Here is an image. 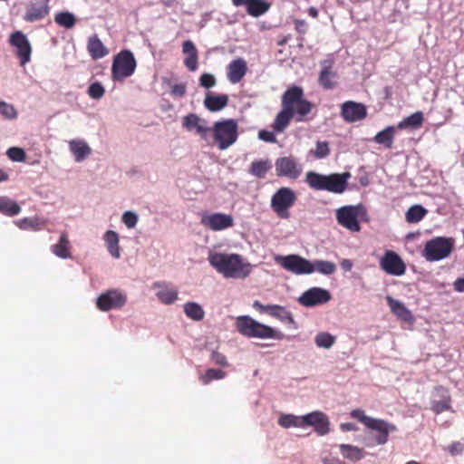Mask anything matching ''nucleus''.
<instances>
[{
  "label": "nucleus",
  "instance_id": "obj_28",
  "mask_svg": "<svg viewBox=\"0 0 464 464\" xmlns=\"http://www.w3.org/2000/svg\"><path fill=\"white\" fill-rule=\"evenodd\" d=\"M87 51L93 60L101 59L109 53L106 46L102 44L97 34H93L88 39Z\"/></svg>",
  "mask_w": 464,
  "mask_h": 464
},
{
  "label": "nucleus",
  "instance_id": "obj_60",
  "mask_svg": "<svg viewBox=\"0 0 464 464\" xmlns=\"http://www.w3.org/2000/svg\"><path fill=\"white\" fill-rule=\"evenodd\" d=\"M253 306L255 308H256L257 310H259L261 313H266L267 314V309L269 307V304L268 305H264L259 301H255L254 304H253Z\"/></svg>",
  "mask_w": 464,
  "mask_h": 464
},
{
  "label": "nucleus",
  "instance_id": "obj_57",
  "mask_svg": "<svg viewBox=\"0 0 464 464\" xmlns=\"http://www.w3.org/2000/svg\"><path fill=\"white\" fill-rule=\"evenodd\" d=\"M258 138L264 141L274 143L276 141L275 134L268 130H260L258 132Z\"/></svg>",
  "mask_w": 464,
  "mask_h": 464
},
{
  "label": "nucleus",
  "instance_id": "obj_14",
  "mask_svg": "<svg viewBox=\"0 0 464 464\" xmlns=\"http://www.w3.org/2000/svg\"><path fill=\"white\" fill-rule=\"evenodd\" d=\"M381 268L391 276H401L406 272V265L401 256L392 250H386L380 260Z\"/></svg>",
  "mask_w": 464,
  "mask_h": 464
},
{
  "label": "nucleus",
  "instance_id": "obj_4",
  "mask_svg": "<svg viewBox=\"0 0 464 464\" xmlns=\"http://www.w3.org/2000/svg\"><path fill=\"white\" fill-rule=\"evenodd\" d=\"M349 172L332 173L324 175L315 171H308L305 174V182L314 190H326L335 194L344 192L348 186Z\"/></svg>",
  "mask_w": 464,
  "mask_h": 464
},
{
  "label": "nucleus",
  "instance_id": "obj_50",
  "mask_svg": "<svg viewBox=\"0 0 464 464\" xmlns=\"http://www.w3.org/2000/svg\"><path fill=\"white\" fill-rule=\"evenodd\" d=\"M316 159H324L330 154L329 144L327 141H317L316 148L313 151Z\"/></svg>",
  "mask_w": 464,
  "mask_h": 464
},
{
  "label": "nucleus",
  "instance_id": "obj_22",
  "mask_svg": "<svg viewBox=\"0 0 464 464\" xmlns=\"http://www.w3.org/2000/svg\"><path fill=\"white\" fill-rule=\"evenodd\" d=\"M182 126L188 131L195 130L201 139L206 140L210 129L207 126V121L199 118L195 113H189L183 117Z\"/></svg>",
  "mask_w": 464,
  "mask_h": 464
},
{
  "label": "nucleus",
  "instance_id": "obj_64",
  "mask_svg": "<svg viewBox=\"0 0 464 464\" xmlns=\"http://www.w3.org/2000/svg\"><path fill=\"white\" fill-rule=\"evenodd\" d=\"M251 0H231L232 4L238 6H246Z\"/></svg>",
  "mask_w": 464,
  "mask_h": 464
},
{
  "label": "nucleus",
  "instance_id": "obj_34",
  "mask_svg": "<svg viewBox=\"0 0 464 464\" xmlns=\"http://www.w3.org/2000/svg\"><path fill=\"white\" fill-rule=\"evenodd\" d=\"M104 240L107 245L108 252L115 258L121 256L120 246H119V236L113 230H108L104 235Z\"/></svg>",
  "mask_w": 464,
  "mask_h": 464
},
{
  "label": "nucleus",
  "instance_id": "obj_32",
  "mask_svg": "<svg viewBox=\"0 0 464 464\" xmlns=\"http://www.w3.org/2000/svg\"><path fill=\"white\" fill-rule=\"evenodd\" d=\"M52 252L63 259H67L72 256L70 241L66 233H63L59 242L52 246Z\"/></svg>",
  "mask_w": 464,
  "mask_h": 464
},
{
  "label": "nucleus",
  "instance_id": "obj_23",
  "mask_svg": "<svg viewBox=\"0 0 464 464\" xmlns=\"http://www.w3.org/2000/svg\"><path fill=\"white\" fill-rule=\"evenodd\" d=\"M246 72V62L242 58H237L228 63L227 77L231 83H237L244 78Z\"/></svg>",
  "mask_w": 464,
  "mask_h": 464
},
{
  "label": "nucleus",
  "instance_id": "obj_56",
  "mask_svg": "<svg viewBox=\"0 0 464 464\" xmlns=\"http://www.w3.org/2000/svg\"><path fill=\"white\" fill-rule=\"evenodd\" d=\"M211 359L214 362V363H216L217 365H220V366H227L228 365L227 357L219 352H217V351L213 352L211 354Z\"/></svg>",
  "mask_w": 464,
  "mask_h": 464
},
{
  "label": "nucleus",
  "instance_id": "obj_18",
  "mask_svg": "<svg viewBox=\"0 0 464 464\" xmlns=\"http://www.w3.org/2000/svg\"><path fill=\"white\" fill-rule=\"evenodd\" d=\"M330 299L329 291L320 287H313L300 296L299 303L304 306L311 307L326 304Z\"/></svg>",
  "mask_w": 464,
  "mask_h": 464
},
{
  "label": "nucleus",
  "instance_id": "obj_45",
  "mask_svg": "<svg viewBox=\"0 0 464 464\" xmlns=\"http://www.w3.org/2000/svg\"><path fill=\"white\" fill-rule=\"evenodd\" d=\"M54 21L58 25L66 29L72 28L76 23L75 16L67 11L57 13L54 16Z\"/></svg>",
  "mask_w": 464,
  "mask_h": 464
},
{
  "label": "nucleus",
  "instance_id": "obj_20",
  "mask_svg": "<svg viewBox=\"0 0 464 464\" xmlns=\"http://www.w3.org/2000/svg\"><path fill=\"white\" fill-rule=\"evenodd\" d=\"M303 418V428L313 426L318 435H325L329 432V420L322 411H313Z\"/></svg>",
  "mask_w": 464,
  "mask_h": 464
},
{
  "label": "nucleus",
  "instance_id": "obj_3",
  "mask_svg": "<svg viewBox=\"0 0 464 464\" xmlns=\"http://www.w3.org/2000/svg\"><path fill=\"white\" fill-rule=\"evenodd\" d=\"M351 416L362 423L371 431L376 432V434H372L364 438V443L369 448L386 444L389 440V434L397 430L394 424L382 419H375L367 416L364 411L361 409L353 410Z\"/></svg>",
  "mask_w": 464,
  "mask_h": 464
},
{
  "label": "nucleus",
  "instance_id": "obj_31",
  "mask_svg": "<svg viewBox=\"0 0 464 464\" xmlns=\"http://www.w3.org/2000/svg\"><path fill=\"white\" fill-rule=\"evenodd\" d=\"M396 133L394 126H388L382 131H379L373 138V140L386 149H392Z\"/></svg>",
  "mask_w": 464,
  "mask_h": 464
},
{
  "label": "nucleus",
  "instance_id": "obj_21",
  "mask_svg": "<svg viewBox=\"0 0 464 464\" xmlns=\"http://www.w3.org/2000/svg\"><path fill=\"white\" fill-rule=\"evenodd\" d=\"M321 72L319 73L318 82L325 90H331L336 87L337 73L333 70L334 61L331 59L324 60L321 63Z\"/></svg>",
  "mask_w": 464,
  "mask_h": 464
},
{
  "label": "nucleus",
  "instance_id": "obj_58",
  "mask_svg": "<svg viewBox=\"0 0 464 464\" xmlns=\"http://www.w3.org/2000/svg\"><path fill=\"white\" fill-rule=\"evenodd\" d=\"M295 30L300 34H304L306 32L307 24L304 20H295Z\"/></svg>",
  "mask_w": 464,
  "mask_h": 464
},
{
  "label": "nucleus",
  "instance_id": "obj_30",
  "mask_svg": "<svg viewBox=\"0 0 464 464\" xmlns=\"http://www.w3.org/2000/svg\"><path fill=\"white\" fill-rule=\"evenodd\" d=\"M69 148L77 162L82 161L92 152L91 148L83 140H72L69 142Z\"/></svg>",
  "mask_w": 464,
  "mask_h": 464
},
{
  "label": "nucleus",
  "instance_id": "obj_1",
  "mask_svg": "<svg viewBox=\"0 0 464 464\" xmlns=\"http://www.w3.org/2000/svg\"><path fill=\"white\" fill-rule=\"evenodd\" d=\"M312 108L313 104L304 98V91L301 87L288 88L282 95V110L273 122L274 130L283 132L294 118L296 121H304Z\"/></svg>",
  "mask_w": 464,
  "mask_h": 464
},
{
  "label": "nucleus",
  "instance_id": "obj_36",
  "mask_svg": "<svg viewBox=\"0 0 464 464\" xmlns=\"http://www.w3.org/2000/svg\"><path fill=\"white\" fill-rule=\"evenodd\" d=\"M271 168L269 160H254L249 167V173L256 178L263 179Z\"/></svg>",
  "mask_w": 464,
  "mask_h": 464
},
{
  "label": "nucleus",
  "instance_id": "obj_48",
  "mask_svg": "<svg viewBox=\"0 0 464 464\" xmlns=\"http://www.w3.org/2000/svg\"><path fill=\"white\" fill-rule=\"evenodd\" d=\"M8 158L15 162H23L26 158L25 151L18 147L9 148L6 151Z\"/></svg>",
  "mask_w": 464,
  "mask_h": 464
},
{
  "label": "nucleus",
  "instance_id": "obj_44",
  "mask_svg": "<svg viewBox=\"0 0 464 464\" xmlns=\"http://www.w3.org/2000/svg\"><path fill=\"white\" fill-rule=\"evenodd\" d=\"M278 424L285 429L291 427L303 428V418L302 416L283 414L278 419Z\"/></svg>",
  "mask_w": 464,
  "mask_h": 464
},
{
  "label": "nucleus",
  "instance_id": "obj_47",
  "mask_svg": "<svg viewBox=\"0 0 464 464\" xmlns=\"http://www.w3.org/2000/svg\"><path fill=\"white\" fill-rule=\"evenodd\" d=\"M315 344L320 348L329 349L335 342V337L329 333L322 332L314 338Z\"/></svg>",
  "mask_w": 464,
  "mask_h": 464
},
{
  "label": "nucleus",
  "instance_id": "obj_33",
  "mask_svg": "<svg viewBox=\"0 0 464 464\" xmlns=\"http://www.w3.org/2000/svg\"><path fill=\"white\" fill-rule=\"evenodd\" d=\"M271 5L265 0H251L246 5V12L253 17H258L266 14Z\"/></svg>",
  "mask_w": 464,
  "mask_h": 464
},
{
  "label": "nucleus",
  "instance_id": "obj_43",
  "mask_svg": "<svg viewBox=\"0 0 464 464\" xmlns=\"http://www.w3.org/2000/svg\"><path fill=\"white\" fill-rule=\"evenodd\" d=\"M313 273L317 271L320 274L330 276L336 271V265L331 261L315 260L312 262Z\"/></svg>",
  "mask_w": 464,
  "mask_h": 464
},
{
  "label": "nucleus",
  "instance_id": "obj_11",
  "mask_svg": "<svg viewBox=\"0 0 464 464\" xmlns=\"http://www.w3.org/2000/svg\"><path fill=\"white\" fill-rule=\"evenodd\" d=\"M276 175L279 178L297 179L303 171L302 165L293 156H284L275 162Z\"/></svg>",
  "mask_w": 464,
  "mask_h": 464
},
{
  "label": "nucleus",
  "instance_id": "obj_8",
  "mask_svg": "<svg viewBox=\"0 0 464 464\" xmlns=\"http://www.w3.org/2000/svg\"><path fill=\"white\" fill-rule=\"evenodd\" d=\"M137 63L130 50H122L113 58L111 76L114 81H122L131 76L136 69Z\"/></svg>",
  "mask_w": 464,
  "mask_h": 464
},
{
  "label": "nucleus",
  "instance_id": "obj_39",
  "mask_svg": "<svg viewBox=\"0 0 464 464\" xmlns=\"http://www.w3.org/2000/svg\"><path fill=\"white\" fill-rule=\"evenodd\" d=\"M19 228L27 230L32 229L34 231H39L45 227V222L38 218H24L16 222Z\"/></svg>",
  "mask_w": 464,
  "mask_h": 464
},
{
  "label": "nucleus",
  "instance_id": "obj_16",
  "mask_svg": "<svg viewBox=\"0 0 464 464\" xmlns=\"http://www.w3.org/2000/svg\"><path fill=\"white\" fill-rule=\"evenodd\" d=\"M200 223L213 231H219L229 228L234 226V218L231 215L225 213H212L204 215Z\"/></svg>",
  "mask_w": 464,
  "mask_h": 464
},
{
  "label": "nucleus",
  "instance_id": "obj_61",
  "mask_svg": "<svg viewBox=\"0 0 464 464\" xmlns=\"http://www.w3.org/2000/svg\"><path fill=\"white\" fill-rule=\"evenodd\" d=\"M341 266L343 269H344L345 271H350L353 267V263L351 260L349 259H343L342 262H341Z\"/></svg>",
  "mask_w": 464,
  "mask_h": 464
},
{
  "label": "nucleus",
  "instance_id": "obj_62",
  "mask_svg": "<svg viewBox=\"0 0 464 464\" xmlns=\"http://www.w3.org/2000/svg\"><path fill=\"white\" fill-rule=\"evenodd\" d=\"M341 429L343 431H350V430H355L356 427L353 423L347 422V423H342Z\"/></svg>",
  "mask_w": 464,
  "mask_h": 464
},
{
  "label": "nucleus",
  "instance_id": "obj_26",
  "mask_svg": "<svg viewBox=\"0 0 464 464\" xmlns=\"http://www.w3.org/2000/svg\"><path fill=\"white\" fill-rule=\"evenodd\" d=\"M182 51L186 54L184 64L190 71L198 69V50L192 41L187 40L182 44Z\"/></svg>",
  "mask_w": 464,
  "mask_h": 464
},
{
  "label": "nucleus",
  "instance_id": "obj_51",
  "mask_svg": "<svg viewBox=\"0 0 464 464\" xmlns=\"http://www.w3.org/2000/svg\"><path fill=\"white\" fill-rule=\"evenodd\" d=\"M0 114L9 120L15 119L17 116L14 106L5 102H0Z\"/></svg>",
  "mask_w": 464,
  "mask_h": 464
},
{
  "label": "nucleus",
  "instance_id": "obj_27",
  "mask_svg": "<svg viewBox=\"0 0 464 464\" xmlns=\"http://www.w3.org/2000/svg\"><path fill=\"white\" fill-rule=\"evenodd\" d=\"M228 100L227 94L216 95L212 92H208L204 100V106L209 111H219L227 105Z\"/></svg>",
  "mask_w": 464,
  "mask_h": 464
},
{
  "label": "nucleus",
  "instance_id": "obj_59",
  "mask_svg": "<svg viewBox=\"0 0 464 464\" xmlns=\"http://www.w3.org/2000/svg\"><path fill=\"white\" fill-rule=\"evenodd\" d=\"M453 286L457 292H464V276L457 278Z\"/></svg>",
  "mask_w": 464,
  "mask_h": 464
},
{
  "label": "nucleus",
  "instance_id": "obj_55",
  "mask_svg": "<svg viewBox=\"0 0 464 464\" xmlns=\"http://www.w3.org/2000/svg\"><path fill=\"white\" fill-rule=\"evenodd\" d=\"M187 86L185 83H177L171 86L170 94L173 97L181 98L185 96Z\"/></svg>",
  "mask_w": 464,
  "mask_h": 464
},
{
  "label": "nucleus",
  "instance_id": "obj_15",
  "mask_svg": "<svg viewBox=\"0 0 464 464\" xmlns=\"http://www.w3.org/2000/svg\"><path fill=\"white\" fill-rule=\"evenodd\" d=\"M9 43L17 49L16 55L20 60V64L24 66L31 59V44L22 32L17 31L11 34Z\"/></svg>",
  "mask_w": 464,
  "mask_h": 464
},
{
  "label": "nucleus",
  "instance_id": "obj_10",
  "mask_svg": "<svg viewBox=\"0 0 464 464\" xmlns=\"http://www.w3.org/2000/svg\"><path fill=\"white\" fill-rule=\"evenodd\" d=\"M295 200L296 196L294 190L282 187L272 196L271 208L279 218L287 219L290 217L288 209L293 207Z\"/></svg>",
  "mask_w": 464,
  "mask_h": 464
},
{
  "label": "nucleus",
  "instance_id": "obj_7",
  "mask_svg": "<svg viewBox=\"0 0 464 464\" xmlns=\"http://www.w3.org/2000/svg\"><path fill=\"white\" fill-rule=\"evenodd\" d=\"M453 246L454 240L451 237H434L426 242L423 256L430 262L441 260L450 255Z\"/></svg>",
  "mask_w": 464,
  "mask_h": 464
},
{
  "label": "nucleus",
  "instance_id": "obj_42",
  "mask_svg": "<svg viewBox=\"0 0 464 464\" xmlns=\"http://www.w3.org/2000/svg\"><path fill=\"white\" fill-rule=\"evenodd\" d=\"M423 120V113L421 111H417L406 117L402 121L399 122L398 129H403L406 127L418 129L422 125Z\"/></svg>",
  "mask_w": 464,
  "mask_h": 464
},
{
  "label": "nucleus",
  "instance_id": "obj_35",
  "mask_svg": "<svg viewBox=\"0 0 464 464\" xmlns=\"http://www.w3.org/2000/svg\"><path fill=\"white\" fill-rule=\"evenodd\" d=\"M437 391L442 392V400L440 401H433L431 402V410L436 414H440L443 411H449L450 409V401L451 398L448 394V391L443 387H438Z\"/></svg>",
  "mask_w": 464,
  "mask_h": 464
},
{
  "label": "nucleus",
  "instance_id": "obj_24",
  "mask_svg": "<svg viewBox=\"0 0 464 464\" xmlns=\"http://www.w3.org/2000/svg\"><path fill=\"white\" fill-rule=\"evenodd\" d=\"M386 302L393 314H395L400 320L411 323L414 321L412 313L405 306V304L388 295Z\"/></svg>",
  "mask_w": 464,
  "mask_h": 464
},
{
  "label": "nucleus",
  "instance_id": "obj_9",
  "mask_svg": "<svg viewBox=\"0 0 464 464\" xmlns=\"http://www.w3.org/2000/svg\"><path fill=\"white\" fill-rule=\"evenodd\" d=\"M274 260L282 268L295 275H309L313 273L312 262L299 255H276Z\"/></svg>",
  "mask_w": 464,
  "mask_h": 464
},
{
  "label": "nucleus",
  "instance_id": "obj_13",
  "mask_svg": "<svg viewBox=\"0 0 464 464\" xmlns=\"http://www.w3.org/2000/svg\"><path fill=\"white\" fill-rule=\"evenodd\" d=\"M127 302V296L117 289L108 290L100 295L96 305L101 311L121 308Z\"/></svg>",
  "mask_w": 464,
  "mask_h": 464
},
{
  "label": "nucleus",
  "instance_id": "obj_38",
  "mask_svg": "<svg viewBox=\"0 0 464 464\" xmlns=\"http://www.w3.org/2000/svg\"><path fill=\"white\" fill-rule=\"evenodd\" d=\"M21 208L16 201L7 197H0V212L2 214L13 217L19 214Z\"/></svg>",
  "mask_w": 464,
  "mask_h": 464
},
{
  "label": "nucleus",
  "instance_id": "obj_37",
  "mask_svg": "<svg viewBox=\"0 0 464 464\" xmlns=\"http://www.w3.org/2000/svg\"><path fill=\"white\" fill-rule=\"evenodd\" d=\"M339 448L343 457L352 461L360 460L365 455L362 449L353 445L341 444Z\"/></svg>",
  "mask_w": 464,
  "mask_h": 464
},
{
  "label": "nucleus",
  "instance_id": "obj_17",
  "mask_svg": "<svg viewBox=\"0 0 464 464\" xmlns=\"http://www.w3.org/2000/svg\"><path fill=\"white\" fill-rule=\"evenodd\" d=\"M341 116L346 122L362 121L367 116V108L363 103L347 101L341 105Z\"/></svg>",
  "mask_w": 464,
  "mask_h": 464
},
{
  "label": "nucleus",
  "instance_id": "obj_63",
  "mask_svg": "<svg viewBox=\"0 0 464 464\" xmlns=\"http://www.w3.org/2000/svg\"><path fill=\"white\" fill-rule=\"evenodd\" d=\"M323 462L324 464H341L342 460L338 458H325Z\"/></svg>",
  "mask_w": 464,
  "mask_h": 464
},
{
  "label": "nucleus",
  "instance_id": "obj_41",
  "mask_svg": "<svg viewBox=\"0 0 464 464\" xmlns=\"http://www.w3.org/2000/svg\"><path fill=\"white\" fill-rule=\"evenodd\" d=\"M428 211L421 205L411 206L405 214V219L408 223H418L423 219Z\"/></svg>",
  "mask_w": 464,
  "mask_h": 464
},
{
  "label": "nucleus",
  "instance_id": "obj_52",
  "mask_svg": "<svg viewBox=\"0 0 464 464\" xmlns=\"http://www.w3.org/2000/svg\"><path fill=\"white\" fill-rule=\"evenodd\" d=\"M122 222L128 228H133L138 222V216L131 211H126L122 215Z\"/></svg>",
  "mask_w": 464,
  "mask_h": 464
},
{
  "label": "nucleus",
  "instance_id": "obj_46",
  "mask_svg": "<svg viewBox=\"0 0 464 464\" xmlns=\"http://www.w3.org/2000/svg\"><path fill=\"white\" fill-rule=\"evenodd\" d=\"M226 372L218 369H208L205 373L199 375V381L202 384L208 385L214 380H221L225 378Z\"/></svg>",
  "mask_w": 464,
  "mask_h": 464
},
{
  "label": "nucleus",
  "instance_id": "obj_19",
  "mask_svg": "<svg viewBox=\"0 0 464 464\" xmlns=\"http://www.w3.org/2000/svg\"><path fill=\"white\" fill-rule=\"evenodd\" d=\"M49 11L48 0H31L25 7L24 20L29 23L42 20L48 15Z\"/></svg>",
  "mask_w": 464,
  "mask_h": 464
},
{
  "label": "nucleus",
  "instance_id": "obj_5",
  "mask_svg": "<svg viewBox=\"0 0 464 464\" xmlns=\"http://www.w3.org/2000/svg\"><path fill=\"white\" fill-rule=\"evenodd\" d=\"M236 328L239 334L248 338L283 340L285 334L271 326L261 324L248 315L238 316Z\"/></svg>",
  "mask_w": 464,
  "mask_h": 464
},
{
  "label": "nucleus",
  "instance_id": "obj_54",
  "mask_svg": "<svg viewBox=\"0 0 464 464\" xmlns=\"http://www.w3.org/2000/svg\"><path fill=\"white\" fill-rule=\"evenodd\" d=\"M200 85L204 88L209 89L216 84V79L214 75L210 73H203L199 79Z\"/></svg>",
  "mask_w": 464,
  "mask_h": 464
},
{
  "label": "nucleus",
  "instance_id": "obj_2",
  "mask_svg": "<svg viewBox=\"0 0 464 464\" xmlns=\"http://www.w3.org/2000/svg\"><path fill=\"white\" fill-rule=\"evenodd\" d=\"M208 262L226 278L244 279L252 271V265L238 254L209 252Z\"/></svg>",
  "mask_w": 464,
  "mask_h": 464
},
{
  "label": "nucleus",
  "instance_id": "obj_29",
  "mask_svg": "<svg viewBox=\"0 0 464 464\" xmlns=\"http://www.w3.org/2000/svg\"><path fill=\"white\" fill-rule=\"evenodd\" d=\"M267 314L271 316L277 318L282 323L294 325L295 328V322L294 320V317L285 307L278 305V304H269V307L267 309Z\"/></svg>",
  "mask_w": 464,
  "mask_h": 464
},
{
  "label": "nucleus",
  "instance_id": "obj_6",
  "mask_svg": "<svg viewBox=\"0 0 464 464\" xmlns=\"http://www.w3.org/2000/svg\"><path fill=\"white\" fill-rule=\"evenodd\" d=\"M237 122L234 119L216 121L212 127L213 139L220 150L233 145L238 137Z\"/></svg>",
  "mask_w": 464,
  "mask_h": 464
},
{
  "label": "nucleus",
  "instance_id": "obj_53",
  "mask_svg": "<svg viewBox=\"0 0 464 464\" xmlns=\"http://www.w3.org/2000/svg\"><path fill=\"white\" fill-rule=\"evenodd\" d=\"M447 450L451 456L460 455L464 451V442L454 441L447 447Z\"/></svg>",
  "mask_w": 464,
  "mask_h": 464
},
{
  "label": "nucleus",
  "instance_id": "obj_40",
  "mask_svg": "<svg viewBox=\"0 0 464 464\" xmlns=\"http://www.w3.org/2000/svg\"><path fill=\"white\" fill-rule=\"evenodd\" d=\"M184 313L193 321H200L205 316V312L201 305L195 302H188L184 304Z\"/></svg>",
  "mask_w": 464,
  "mask_h": 464
},
{
  "label": "nucleus",
  "instance_id": "obj_49",
  "mask_svg": "<svg viewBox=\"0 0 464 464\" xmlns=\"http://www.w3.org/2000/svg\"><path fill=\"white\" fill-rule=\"evenodd\" d=\"M104 93L103 86L98 82L92 83L88 88V95L92 99L100 100Z\"/></svg>",
  "mask_w": 464,
  "mask_h": 464
},
{
  "label": "nucleus",
  "instance_id": "obj_25",
  "mask_svg": "<svg viewBox=\"0 0 464 464\" xmlns=\"http://www.w3.org/2000/svg\"><path fill=\"white\" fill-rule=\"evenodd\" d=\"M153 287L158 289L156 295L164 304H171L178 299V290L165 283H155Z\"/></svg>",
  "mask_w": 464,
  "mask_h": 464
},
{
  "label": "nucleus",
  "instance_id": "obj_12",
  "mask_svg": "<svg viewBox=\"0 0 464 464\" xmlns=\"http://www.w3.org/2000/svg\"><path fill=\"white\" fill-rule=\"evenodd\" d=\"M359 206H343L336 210V219L339 225L352 232H359L361 226L358 221Z\"/></svg>",
  "mask_w": 464,
  "mask_h": 464
}]
</instances>
